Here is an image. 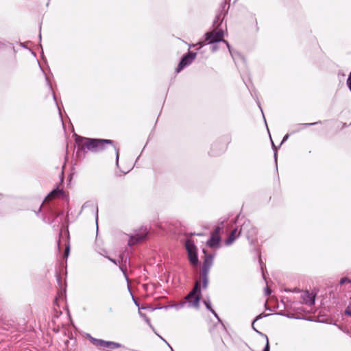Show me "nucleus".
<instances>
[{"label": "nucleus", "instance_id": "obj_1", "mask_svg": "<svg viewBox=\"0 0 351 351\" xmlns=\"http://www.w3.org/2000/svg\"><path fill=\"white\" fill-rule=\"evenodd\" d=\"M76 143L82 148H86L92 152H98L102 150L106 144H112L110 140L86 138L77 136L75 138Z\"/></svg>", "mask_w": 351, "mask_h": 351}, {"label": "nucleus", "instance_id": "obj_2", "mask_svg": "<svg viewBox=\"0 0 351 351\" xmlns=\"http://www.w3.org/2000/svg\"><path fill=\"white\" fill-rule=\"evenodd\" d=\"M187 302L190 306L194 308L199 307V303L200 300V290L199 288V282H197L193 291L186 297Z\"/></svg>", "mask_w": 351, "mask_h": 351}, {"label": "nucleus", "instance_id": "obj_3", "mask_svg": "<svg viewBox=\"0 0 351 351\" xmlns=\"http://www.w3.org/2000/svg\"><path fill=\"white\" fill-rule=\"evenodd\" d=\"M185 246L188 252L190 263L193 265H197L198 263V258L197 256V248L194 243L191 240L188 239L185 243Z\"/></svg>", "mask_w": 351, "mask_h": 351}, {"label": "nucleus", "instance_id": "obj_4", "mask_svg": "<svg viewBox=\"0 0 351 351\" xmlns=\"http://www.w3.org/2000/svg\"><path fill=\"white\" fill-rule=\"evenodd\" d=\"M223 32L221 29H216L212 32L206 34V40H209L210 43H217L221 40L224 42L228 47L229 48V45L227 41L223 40Z\"/></svg>", "mask_w": 351, "mask_h": 351}, {"label": "nucleus", "instance_id": "obj_5", "mask_svg": "<svg viewBox=\"0 0 351 351\" xmlns=\"http://www.w3.org/2000/svg\"><path fill=\"white\" fill-rule=\"evenodd\" d=\"M250 226H250V223L247 222V223H244L243 224L240 232H238L237 229H234L231 232V233L229 235V237H228V239L225 241V244L226 245H230L236 240V239L239 237L241 232H247V229L248 228H250Z\"/></svg>", "mask_w": 351, "mask_h": 351}, {"label": "nucleus", "instance_id": "obj_6", "mask_svg": "<svg viewBox=\"0 0 351 351\" xmlns=\"http://www.w3.org/2000/svg\"><path fill=\"white\" fill-rule=\"evenodd\" d=\"M92 343L99 348H106L109 349H116L119 348L121 346L119 343L113 341H106L101 339H97L91 337Z\"/></svg>", "mask_w": 351, "mask_h": 351}, {"label": "nucleus", "instance_id": "obj_7", "mask_svg": "<svg viewBox=\"0 0 351 351\" xmlns=\"http://www.w3.org/2000/svg\"><path fill=\"white\" fill-rule=\"evenodd\" d=\"M221 228L217 227L213 232L211 234L210 239L207 241V245L210 247H219L221 237L219 235Z\"/></svg>", "mask_w": 351, "mask_h": 351}, {"label": "nucleus", "instance_id": "obj_8", "mask_svg": "<svg viewBox=\"0 0 351 351\" xmlns=\"http://www.w3.org/2000/svg\"><path fill=\"white\" fill-rule=\"evenodd\" d=\"M196 53H189L186 56H185L180 62L178 67L176 71L180 72L184 66L191 64L193 60L195 58Z\"/></svg>", "mask_w": 351, "mask_h": 351}, {"label": "nucleus", "instance_id": "obj_9", "mask_svg": "<svg viewBox=\"0 0 351 351\" xmlns=\"http://www.w3.org/2000/svg\"><path fill=\"white\" fill-rule=\"evenodd\" d=\"M302 298L303 302L309 305H312L315 302V296L312 293H309L308 291L303 292L302 294Z\"/></svg>", "mask_w": 351, "mask_h": 351}, {"label": "nucleus", "instance_id": "obj_10", "mask_svg": "<svg viewBox=\"0 0 351 351\" xmlns=\"http://www.w3.org/2000/svg\"><path fill=\"white\" fill-rule=\"evenodd\" d=\"M146 234H147V230H144L143 233L141 234V235L136 234L134 237H132L130 238V239L129 240V245H134L136 242H138V241L143 240L145 237Z\"/></svg>", "mask_w": 351, "mask_h": 351}, {"label": "nucleus", "instance_id": "obj_11", "mask_svg": "<svg viewBox=\"0 0 351 351\" xmlns=\"http://www.w3.org/2000/svg\"><path fill=\"white\" fill-rule=\"evenodd\" d=\"M213 256L211 255L206 256V258L204 260L203 269L206 271L209 269L210 267L213 263Z\"/></svg>", "mask_w": 351, "mask_h": 351}, {"label": "nucleus", "instance_id": "obj_12", "mask_svg": "<svg viewBox=\"0 0 351 351\" xmlns=\"http://www.w3.org/2000/svg\"><path fill=\"white\" fill-rule=\"evenodd\" d=\"M62 191L59 189H55L52 191L45 198V201H49L56 197L58 194L61 193Z\"/></svg>", "mask_w": 351, "mask_h": 351}, {"label": "nucleus", "instance_id": "obj_13", "mask_svg": "<svg viewBox=\"0 0 351 351\" xmlns=\"http://www.w3.org/2000/svg\"><path fill=\"white\" fill-rule=\"evenodd\" d=\"M204 304L206 306V308L210 310L214 315L215 317H217L216 313L212 309L211 306H210V302L208 301V300H204Z\"/></svg>", "mask_w": 351, "mask_h": 351}, {"label": "nucleus", "instance_id": "obj_14", "mask_svg": "<svg viewBox=\"0 0 351 351\" xmlns=\"http://www.w3.org/2000/svg\"><path fill=\"white\" fill-rule=\"evenodd\" d=\"M345 283H349V284H351V280L347 278H341V281H340V284L341 285H343Z\"/></svg>", "mask_w": 351, "mask_h": 351}, {"label": "nucleus", "instance_id": "obj_15", "mask_svg": "<svg viewBox=\"0 0 351 351\" xmlns=\"http://www.w3.org/2000/svg\"><path fill=\"white\" fill-rule=\"evenodd\" d=\"M140 313V315L141 317H143L145 319V321L147 323V324H149V326H151V324H150V320L149 318H147L145 315H143L142 313Z\"/></svg>", "mask_w": 351, "mask_h": 351}, {"label": "nucleus", "instance_id": "obj_16", "mask_svg": "<svg viewBox=\"0 0 351 351\" xmlns=\"http://www.w3.org/2000/svg\"><path fill=\"white\" fill-rule=\"evenodd\" d=\"M347 85H348L349 89L351 91V72H350V74L349 75V77L347 80Z\"/></svg>", "mask_w": 351, "mask_h": 351}, {"label": "nucleus", "instance_id": "obj_17", "mask_svg": "<svg viewBox=\"0 0 351 351\" xmlns=\"http://www.w3.org/2000/svg\"><path fill=\"white\" fill-rule=\"evenodd\" d=\"M69 254V245H66V248H65V252H64V256H65L66 258V257H68Z\"/></svg>", "mask_w": 351, "mask_h": 351}, {"label": "nucleus", "instance_id": "obj_18", "mask_svg": "<svg viewBox=\"0 0 351 351\" xmlns=\"http://www.w3.org/2000/svg\"><path fill=\"white\" fill-rule=\"evenodd\" d=\"M203 284H204L203 287L204 288H206V287L208 285V280H207V278L206 277H204V279H203Z\"/></svg>", "mask_w": 351, "mask_h": 351}, {"label": "nucleus", "instance_id": "obj_19", "mask_svg": "<svg viewBox=\"0 0 351 351\" xmlns=\"http://www.w3.org/2000/svg\"><path fill=\"white\" fill-rule=\"evenodd\" d=\"M346 313L351 316V306H348L346 310Z\"/></svg>", "mask_w": 351, "mask_h": 351}, {"label": "nucleus", "instance_id": "obj_20", "mask_svg": "<svg viewBox=\"0 0 351 351\" xmlns=\"http://www.w3.org/2000/svg\"><path fill=\"white\" fill-rule=\"evenodd\" d=\"M263 351H269V341H268L267 338L266 346H265V348Z\"/></svg>", "mask_w": 351, "mask_h": 351}, {"label": "nucleus", "instance_id": "obj_21", "mask_svg": "<svg viewBox=\"0 0 351 351\" xmlns=\"http://www.w3.org/2000/svg\"><path fill=\"white\" fill-rule=\"evenodd\" d=\"M251 231H252V232H247V234H250V236L252 237V236H253V234H254V232H255V230H254V228H251Z\"/></svg>", "mask_w": 351, "mask_h": 351}, {"label": "nucleus", "instance_id": "obj_22", "mask_svg": "<svg viewBox=\"0 0 351 351\" xmlns=\"http://www.w3.org/2000/svg\"><path fill=\"white\" fill-rule=\"evenodd\" d=\"M288 137H289V135H288V134L285 135V136H284L283 139H282V143H284L285 141H287V138H288Z\"/></svg>", "mask_w": 351, "mask_h": 351}, {"label": "nucleus", "instance_id": "obj_23", "mask_svg": "<svg viewBox=\"0 0 351 351\" xmlns=\"http://www.w3.org/2000/svg\"><path fill=\"white\" fill-rule=\"evenodd\" d=\"M316 123H309V124H302V125H301V126H306V125H315Z\"/></svg>", "mask_w": 351, "mask_h": 351}, {"label": "nucleus", "instance_id": "obj_24", "mask_svg": "<svg viewBox=\"0 0 351 351\" xmlns=\"http://www.w3.org/2000/svg\"><path fill=\"white\" fill-rule=\"evenodd\" d=\"M118 158H119V150H117V162L118 163Z\"/></svg>", "mask_w": 351, "mask_h": 351}, {"label": "nucleus", "instance_id": "obj_25", "mask_svg": "<svg viewBox=\"0 0 351 351\" xmlns=\"http://www.w3.org/2000/svg\"><path fill=\"white\" fill-rule=\"evenodd\" d=\"M217 49V47L215 45H213V51H215Z\"/></svg>", "mask_w": 351, "mask_h": 351}, {"label": "nucleus", "instance_id": "obj_26", "mask_svg": "<svg viewBox=\"0 0 351 351\" xmlns=\"http://www.w3.org/2000/svg\"><path fill=\"white\" fill-rule=\"evenodd\" d=\"M267 294H269V293H270V292H269V291L268 289H267Z\"/></svg>", "mask_w": 351, "mask_h": 351}, {"label": "nucleus", "instance_id": "obj_27", "mask_svg": "<svg viewBox=\"0 0 351 351\" xmlns=\"http://www.w3.org/2000/svg\"><path fill=\"white\" fill-rule=\"evenodd\" d=\"M199 48L202 47V44L201 43H199Z\"/></svg>", "mask_w": 351, "mask_h": 351}]
</instances>
